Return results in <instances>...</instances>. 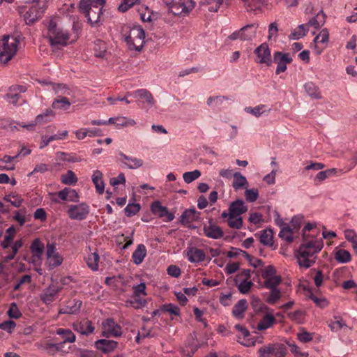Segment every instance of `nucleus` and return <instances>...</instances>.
<instances>
[{
	"label": "nucleus",
	"mask_w": 357,
	"mask_h": 357,
	"mask_svg": "<svg viewBox=\"0 0 357 357\" xmlns=\"http://www.w3.org/2000/svg\"><path fill=\"white\" fill-rule=\"evenodd\" d=\"M321 241L312 239L303 241L298 248L295 251V257L301 268H308L312 266L317 261V254L323 248Z\"/></svg>",
	"instance_id": "nucleus-1"
},
{
	"label": "nucleus",
	"mask_w": 357,
	"mask_h": 357,
	"mask_svg": "<svg viewBox=\"0 0 357 357\" xmlns=\"http://www.w3.org/2000/svg\"><path fill=\"white\" fill-rule=\"evenodd\" d=\"M105 0H80L79 10L93 27L101 25V16Z\"/></svg>",
	"instance_id": "nucleus-2"
},
{
	"label": "nucleus",
	"mask_w": 357,
	"mask_h": 357,
	"mask_svg": "<svg viewBox=\"0 0 357 357\" xmlns=\"http://www.w3.org/2000/svg\"><path fill=\"white\" fill-rule=\"evenodd\" d=\"M19 40L14 37L4 36L0 40V61L3 63H8L15 55Z\"/></svg>",
	"instance_id": "nucleus-3"
},
{
	"label": "nucleus",
	"mask_w": 357,
	"mask_h": 357,
	"mask_svg": "<svg viewBox=\"0 0 357 357\" xmlns=\"http://www.w3.org/2000/svg\"><path fill=\"white\" fill-rule=\"evenodd\" d=\"M50 0H26L27 3H33L26 10L24 18L26 24H31L43 15Z\"/></svg>",
	"instance_id": "nucleus-4"
},
{
	"label": "nucleus",
	"mask_w": 357,
	"mask_h": 357,
	"mask_svg": "<svg viewBox=\"0 0 357 357\" xmlns=\"http://www.w3.org/2000/svg\"><path fill=\"white\" fill-rule=\"evenodd\" d=\"M47 38L52 46H66L70 38L68 31L57 26L56 22L50 20L48 25Z\"/></svg>",
	"instance_id": "nucleus-5"
},
{
	"label": "nucleus",
	"mask_w": 357,
	"mask_h": 357,
	"mask_svg": "<svg viewBox=\"0 0 357 357\" xmlns=\"http://www.w3.org/2000/svg\"><path fill=\"white\" fill-rule=\"evenodd\" d=\"M257 353L259 357H285L287 347L282 343H271L260 347Z\"/></svg>",
	"instance_id": "nucleus-6"
},
{
	"label": "nucleus",
	"mask_w": 357,
	"mask_h": 357,
	"mask_svg": "<svg viewBox=\"0 0 357 357\" xmlns=\"http://www.w3.org/2000/svg\"><path fill=\"white\" fill-rule=\"evenodd\" d=\"M195 6L192 0H172L169 3V10L174 15H185Z\"/></svg>",
	"instance_id": "nucleus-7"
},
{
	"label": "nucleus",
	"mask_w": 357,
	"mask_h": 357,
	"mask_svg": "<svg viewBox=\"0 0 357 357\" xmlns=\"http://www.w3.org/2000/svg\"><path fill=\"white\" fill-rule=\"evenodd\" d=\"M89 206L86 203H81L77 205H70L68 209V217L71 220H83L89 215Z\"/></svg>",
	"instance_id": "nucleus-8"
},
{
	"label": "nucleus",
	"mask_w": 357,
	"mask_h": 357,
	"mask_svg": "<svg viewBox=\"0 0 357 357\" xmlns=\"http://www.w3.org/2000/svg\"><path fill=\"white\" fill-rule=\"evenodd\" d=\"M293 59L290 57L289 53L282 52H275L273 54V61L277 64L275 74L279 75L287 70V65L291 63Z\"/></svg>",
	"instance_id": "nucleus-9"
},
{
	"label": "nucleus",
	"mask_w": 357,
	"mask_h": 357,
	"mask_svg": "<svg viewBox=\"0 0 357 357\" xmlns=\"http://www.w3.org/2000/svg\"><path fill=\"white\" fill-rule=\"evenodd\" d=\"M104 335L120 337L122 335L121 327L113 319L109 318L102 324Z\"/></svg>",
	"instance_id": "nucleus-10"
},
{
	"label": "nucleus",
	"mask_w": 357,
	"mask_h": 357,
	"mask_svg": "<svg viewBox=\"0 0 357 357\" xmlns=\"http://www.w3.org/2000/svg\"><path fill=\"white\" fill-rule=\"evenodd\" d=\"M255 54L258 58V63L270 66L272 63L271 50L266 43L261 44L255 50Z\"/></svg>",
	"instance_id": "nucleus-11"
},
{
	"label": "nucleus",
	"mask_w": 357,
	"mask_h": 357,
	"mask_svg": "<svg viewBox=\"0 0 357 357\" xmlns=\"http://www.w3.org/2000/svg\"><path fill=\"white\" fill-rule=\"evenodd\" d=\"M203 231L206 236L213 239H220L224 235L222 229L216 225L212 219L208 220V224L204 225Z\"/></svg>",
	"instance_id": "nucleus-12"
},
{
	"label": "nucleus",
	"mask_w": 357,
	"mask_h": 357,
	"mask_svg": "<svg viewBox=\"0 0 357 357\" xmlns=\"http://www.w3.org/2000/svg\"><path fill=\"white\" fill-rule=\"evenodd\" d=\"M151 211L153 214L157 215L159 218H167V221L170 222L174 219V214L169 212L166 206H162L159 201H155L151 206Z\"/></svg>",
	"instance_id": "nucleus-13"
},
{
	"label": "nucleus",
	"mask_w": 357,
	"mask_h": 357,
	"mask_svg": "<svg viewBox=\"0 0 357 357\" xmlns=\"http://www.w3.org/2000/svg\"><path fill=\"white\" fill-rule=\"evenodd\" d=\"M188 260L191 263L198 264L206 259L205 252L196 247H189L186 250Z\"/></svg>",
	"instance_id": "nucleus-14"
},
{
	"label": "nucleus",
	"mask_w": 357,
	"mask_h": 357,
	"mask_svg": "<svg viewBox=\"0 0 357 357\" xmlns=\"http://www.w3.org/2000/svg\"><path fill=\"white\" fill-rule=\"evenodd\" d=\"M73 328L74 331L85 335H88L94 331V327L92 325L91 321L87 319L74 322L73 324Z\"/></svg>",
	"instance_id": "nucleus-15"
},
{
	"label": "nucleus",
	"mask_w": 357,
	"mask_h": 357,
	"mask_svg": "<svg viewBox=\"0 0 357 357\" xmlns=\"http://www.w3.org/2000/svg\"><path fill=\"white\" fill-rule=\"evenodd\" d=\"M229 211H230V218H237L248 211V206L245 205L242 199H237L229 205Z\"/></svg>",
	"instance_id": "nucleus-16"
},
{
	"label": "nucleus",
	"mask_w": 357,
	"mask_h": 357,
	"mask_svg": "<svg viewBox=\"0 0 357 357\" xmlns=\"http://www.w3.org/2000/svg\"><path fill=\"white\" fill-rule=\"evenodd\" d=\"M50 116L54 117V112L52 111V109H47L43 114H40L38 116H36L35 119V122L33 123L24 125L19 124V126L22 128H25L28 130H32L36 124L49 121L50 120L47 119V118Z\"/></svg>",
	"instance_id": "nucleus-17"
},
{
	"label": "nucleus",
	"mask_w": 357,
	"mask_h": 357,
	"mask_svg": "<svg viewBox=\"0 0 357 357\" xmlns=\"http://www.w3.org/2000/svg\"><path fill=\"white\" fill-rule=\"evenodd\" d=\"M199 212L195 208L185 209L180 217L179 222L183 225H187L189 223L195 222L199 218Z\"/></svg>",
	"instance_id": "nucleus-18"
},
{
	"label": "nucleus",
	"mask_w": 357,
	"mask_h": 357,
	"mask_svg": "<svg viewBox=\"0 0 357 357\" xmlns=\"http://www.w3.org/2000/svg\"><path fill=\"white\" fill-rule=\"evenodd\" d=\"M82 302L80 300L74 299L70 301L67 304L61 308L59 311V314H73L79 312Z\"/></svg>",
	"instance_id": "nucleus-19"
},
{
	"label": "nucleus",
	"mask_w": 357,
	"mask_h": 357,
	"mask_svg": "<svg viewBox=\"0 0 357 357\" xmlns=\"http://www.w3.org/2000/svg\"><path fill=\"white\" fill-rule=\"evenodd\" d=\"M119 155L123 160L122 163L128 169H135L143 165L144 162L142 159L130 157L122 152L119 153Z\"/></svg>",
	"instance_id": "nucleus-20"
},
{
	"label": "nucleus",
	"mask_w": 357,
	"mask_h": 357,
	"mask_svg": "<svg viewBox=\"0 0 357 357\" xmlns=\"http://www.w3.org/2000/svg\"><path fill=\"white\" fill-rule=\"evenodd\" d=\"M329 38V33L327 29H323L321 30L319 33L314 38L313 40V43L314 44V50L317 54H320L324 48H321L318 46V43H321L325 45L324 47L326 46L327 43L328 42Z\"/></svg>",
	"instance_id": "nucleus-21"
},
{
	"label": "nucleus",
	"mask_w": 357,
	"mask_h": 357,
	"mask_svg": "<svg viewBox=\"0 0 357 357\" xmlns=\"http://www.w3.org/2000/svg\"><path fill=\"white\" fill-rule=\"evenodd\" d=\"M204 4L208 6V10L210 12H218V10L226 9L229 5V0H204Z\"/></svg>",
	"instance_id": "nucleus-22"
},
{
	"label": "nucleus",
	"mask_w": 357,
	"mask_h": 357,
	"mask_svg": "<svg viewBox=\"0 0 357 357\" xmlns=\"http://www.w3.org/2000/svg\"><path fill=\"white\" fill-rule=\"evenodd\" d=\"M96 346L98 349L107 354L113 351L117 347L118 342L114 340L101 339L96 342Z\"/></svg>",
	"instance_id": "nucleus-23"
},
{
	"label": "nucleus",
	"mask_w": 357,
	"mask_h": 357,
	"mask_svg": "<svg viewBox=\"0 0 357 357\" xmlns=\"http://www.w3.org/2000/svg\"><path fill=\"white\" fill-rule=\"evenodd\" d=\"M247 308V301L245 299H241L234 305L232 310V314L237 319H243L245 317V312Z\"/></svg>",
	"instance_id": "nucleus-24"
},
{
	"label": "nucleus",
	"mask_w": 357,
	"mask_h": 357,
	"mask_svg": "<svg viewBox=\"0 0 357 357\" xmlns=\"http://www.w3.org/2000/svg\"><path fill=\"white\" fill-rule=\"evenodd\" d=\"M133 96L136 98L144 100L143 102H146L149 107H152L155 103L152 94L146 89L136 90L133 92Z\"/></svg>",
	"instance_id": "nucleus-25"
},
{
	"label": "nucleus",
	"mask_w": 357,
	"mask_h": 357,
	"mask_svg": "<svg viewBox=\"0 0 357 357\" xmlns=\"http://www.w3.org/2000/svg\"><path fill=\"white\" fill-rule=\"evenodd\" d=\"M59 289L49 287L40 295V298L45 304L50 305L54 301L55 296L59 293Z\"/></svg>",
	"instance_id": "nucleus-26"
},
{
	"label": "nucleus",
	"mask_w": 357,
	"mask_h": 357,
	"mask_svg": "<svg viewBox=\"0 0 357 357\" xmlns=\"http://www.w3.org/2000/svg\"><path fill=\"white\" fill-rule=\"evenodd\" d=\"M146 256V248L144 244H139L132 255V261L136 265H139Z\"/></svg>",
	"instance_id": "nucleus-27"
},
{
	"label": "nucleus",
	"mask_w": 357,
	"mask_h": 357,
	"mask_svg": "<svg viewBox=\"0 0 357 357\" xmlns=\"http://www.w3.org/2000/svg\"><path fill=\"white\" fill-rule=\"evenodd\" d=\"M234 180L232 187L235 190H238L248 187V182L246 178L240 172H235L233 174Z\"/></svg>",
	"instance_id": "nucleus-28"
},
{
	"label": "nucleus",
	"mask_w": 357,
	"mask_h": 357,
	"mask_svg": "<svg viewBox=\"0 0 357 357\" xmlns=\"http://www.w3.org/2000/svg\"><path fill=\"white\" fill-rule=\"evenodd\" d=\"M257 27L254 24H248L241 29V40H252L255 38Z\"/></svg>",
	"instance_id": "nucleus-29"
},
{
	"label": "nucleus",
	"mask_w": 357,
	"mask_h": 357,
	"mask_svg": "<svg viewBox=\"0 0 357 357\" xmlns=\"http://www.w3.org/2000/svg\"><path fill=\"white\" fill-rule=\"evenodd\" d=\"M276 323V319L273 314H266L257 324L259 331H264L271 328Z\"/></svg>",
	"instance_id": "nucleus-30"
},
{
	"label": "nucleus",
	"mask_w": 357,
	"mask_h": 357,
	"mask_svg": "<svg viewBox=\"0 0 357 357\" xmlns=\"http://www.w3.org/2000/svg\"><path fill=\"white\" fill-rule=\"evenodd\" d=\"M92 181L95 185L96 192L102 195L105 190V183L102 180V173L99 170H96L92 176Z\"/></svg>",
	"instance_id": "nucleus-31"
},
{
	"label": "nucleus",
	"mask_w": 357,
	"mask_h": 357,
	"mask_svg": "<svg viewBox=\"0 0 357 357\" xmlns=\"http://www.w3.org/2000/svg\"><path fill=\"white\" fill-rule=\"evenodd\" d=\"M70 102L66 97L59 96L55 98L52 104V107L55 109L67 110L70 106Z\"/></svg>",
	"instance_id": "nucleus-32"
},
{
	"label": "nucleus",
	"mask_w": 357,
	"mask_h": 357,
	"mask_svg": "<svg viewBox=\"0 0 357 357\" xmlns=\"http://www.w3.org/2000/svg\"><path fill=\"white\" fill-rule=\"evenodd\" d=\"M100 257L96 252H91L86 258V263L88 267L93 271L98 270Z\"/></svg>",
	"instance_id": "nucleus-33"
},
{
	"label": "nucleus",
	"mask_w": 357,
	"mask_h": 357,
	"mask_svg": "<svg viewBox=\"0 0 357 357\" xmlns=\"http://www.w3.org/2000/svg\"><path fill=\"white\" fill-rule=\"evenodd\" d=\"M94 54L96 57L104 58L107 53V44L101 40H96L94 42Z\"/></svg>",
	"instance_id": "nucleus-34"
},
{
	"label": "nucleus",
	"mask_w": 357,
	"mask_h": 357,
	"mask_svg": "<svg viewBox=\"0 0 357 357\" xmlns=\"http://www.w3.org/2000/svg\"><path fill=\"white\" fill-rule=\"evenodd\" d=\"M259 240L260 242L267 246H272L273 245V235L272 229H264L260 231Z\"/></svg>",
	"instance_id": "nucleus-35"
},
{
	"label": "nucleus",
	"mask_w": 357,
	"mask_h": 357,
	"mask_svg": "<svg viewBox=\"0 0 357 357\" xmlns=\"http://www.w3.org/2000/svg\"><path fill=\"white\" fill-rule=\"evenodd\" d=\"M325 21L326 15L323 13V11H320L315 17L309 20L308 23L307 24V27L311 26L318 29L324 24Z\"/></svg>",
	"instance_id": "nucleus-36"
},
{
	"label": "nucleus",
	"mask_w": 357,
	"mask_h": 357,
	"mask_svg": "<svg viewBox=\"0 0 357 357\" xmlns=\"http://www.w3.org/2000/svg\"><path fill=\"white\" fill-rule=\"evenodd\" d=\"M145 38L144 30L139 25H134L130 30L128 36L125 37V40L131 41V39Z\"/></svg>",
	"instance_id": "nucleus-37"
},
{
	"label": "nucleus",
	"mask_w": 357,
	"mask_h": 357,
	"mask_svg": "<svg viewBox=\"0 0 357 357\" xmlns=\"http://www.w3.org/2000/svg\"><path fill=\"white\" fill-rule=\"evenodd\" d=\"M306 93L312 98H321V93L319 87L313 82H307L304 85Z\"/></svg>",
	"instance_id": "nucleus-38"
},
{
	"label": "nucleus",
	"mask_w": 357,
	"mask_h": 357,
	"mask_svg": "<svg viewBox=\"0 0 357 357\" xmlns=\"http://www.w3.org/2000/svg\"><path fill=\"white\" fill-rule=\"evenodd\" d=\"M56 334L61 336L63 342L62 343L70 342L73 343L75 341V335L70 329L58 328Z\"/></svg>",
	"instance_id": "nucleus-39"
},
{
	"label": "nucleus",
	"mask_w": 357,
	"mask_h": 357,
	"mask_svg": "<svg viewBox=\"0 0 357 357\" xmlns=\"http://www.w3.org/2000/svg\"><path fill=\"white\" fill-rule=\"evenodd\" d=\"M295 232L290 228L289 225L282 227L279 232V237L286 241L287 243H291L294 241V234Z\"/></svg>",
	"instance_id": "nucleus-40"
},
{
	"label": "nucleus",
	"mask_w": 357,
	"mask_h": 357,
	"mask_svg": "<svg viewBox=\"0 0 357 357\" xmlns=\"http://www.w3.org/2000/svg\"><path fill=\"white\" fill-rule=\"evenodd\" d=\"M145 38L131 39V41L125 40L130 50L140 52L144 47Z\"/></svg>",
	"instance_id": "nucleus-41"
},
{
	"label": "nucleus",
	"mask_w": 357,
	"mask_h": 357,
	"mask_svg": "<svg viewBox=\"0 0 357 357\" xmlns=\"http://www.w3.org/2000/svg\"><path fill=\"white\" fill-rule=\"evenodd\" d=\"M265 108H266V105H259L255 107H246L245 108V111L247 113H250L256 117H259L263 114H268L269 112V111L271 110L270 109L268 110H266Z\"/></svg>",
	"instance_id": "nucleus-42"
},
{
	"label": "nucleus",
	"mask_w": 357,
	"mask_h": 357,
	"mask_svg": "<svg viewBox=\"0 0 357 357\" xmlns=\"http://www.w3.org/2000/svg\"><path fill=\"white\" fill-rule=\"evenodd\" d=\"M282 278L280 275H275L268 278L265 279L264 282V287L268 289H276L278 286L281 283Z\"/></svg>",
	"instance_id": "nucleus-43"
},
{
	"label": "nucleus",
	"mask_w": 357,
	"mask_h": 357,
	"mask_svg": "<svg viewBox=\"0 0 357 357\" xmlns=\"http://www.w3.org/2000/svg\"><path fill=\"white\" fill-rule=\"evenodd\" d=\"M30 250L32 254L38 255H42L44 252V245L39 238H36L31 243Z\"/></svg>",
	"instance_id": "nucleus-44"
},
{
	"label": "nucleus",
	"mask_w": 357,
	"mask_h": 357,
	"mask_svg": "<svg viewBox=\"0 0 357 357\" xmlns=\"http://www.w3.org/2000/svg\"><path fill=\"white\" fill-rule=\"evenodd\" d=\"M287 317L291 321L297 324H303L305 319V312L301 310H298L294 312H289Z\"/></svg>",
	"instance_id": "nucleus-45"
},
{
	"label": "nucleus",
	"mask_w": 357,
	"mask_h": 357,
	"mask_svg": "<svg viewBox=\"0 0 357 357\" xmlns=\"http://www.w3.org/2000/svg\"><path fill=\"white\" fill-rule=\"evenodd\" d=\"M61 181L63 184L73 185L77 183V178L72 170H68L66 174L61 175Z\"/></svg>",
	"instance_id": "nucleus-46"
},
{
	"label": "nucleus",
	"mask_w": 357,
	"mask_h": 357,
	"mask_svg": "<svg viewBox=\"0 0 357 357\" xmlns=\"http://www.w3.org/2000/svg\"><path fill=\"white\" fill-rule=\"evenodd\" d=\"M308 31L307 24H303L299 25L296 29L291 33L293 39L298 40L306 35Z\"/></svg>",
	"instance_id": "nucleus-47"
},
{
	"label": "nucleus",
	"mask_w": 357,
	"mask_h": 357,
	"mask_svg": "<svg viewBox=\"0 0 357 357\" xmlns=\"http://www.w3.org/2000/svg\"><path fill=\"white\" fill-rule=\"evenodd\" d=\"M335 259L340 263L345 264L351 261L350 253L346 250H340L336 252Z\"/></svg>",
	"instance_id": "nucleus-48"
},
{
	"label": "nucleus",
	"mask_w": 357,
	"mask_h": 357,
	"mask_svg": "<svg viewBox=\"0 0 357 357\" xmlns=\"http://www.w3.org/2000/svg\"><path fill=\"white\" fill-rule=\"evenodd\" d=\"M248 9L255 10L261 9L264 4V0H241Z\"/></svg>",
	"instance_id": "nucleus-49"
},
{
	"label": "nucleus",
	"mask_w": 357,
	"mask_h": 357,
	"mask_svg": "<svg viewBox=\"0 0 357 357\" xmlns=\"http://www.w3.org/2000/svg\"><path fill=\"white\" fill-rule=\"evenodd\" d=\"M231 100L228 96H210L207 99V105L208 106L219 107L222 105L224 100Z\"/></svg>",
	"instance_id": "nucleus-50"
},
{
	"label": "nucleus",
	"mask_w": 357,
	"mask_h": 357,
	"mask_svg": "<svg viewBox=\"0 0 357 357\" xmlns=\"http://www.w3.org/2000/svg\"><path fill=\"white\" fill-rule=\"evenodd\" d=\"M297 339L303 343H307L313 340V333L307 332L303 328L300 329V332L297 333Z\"/></svg>",
	"instance_id": "nucleus-51"
},
{
	"label": "nucleus",
	"mask_w": 357,
	"mask_h": 357,
	"mask_svg": "<svg viewBox=\"0 0 357 357\" xmlns=\"http://www.w3.org/2000/svg\"><path fill=\"white\" fill-rule=\"evenodd\" d=\"M201 176V172L195 169L192 172H187L183 174V178L186 183H190Z\"/></svg>",
	"instance_id": "nucleus-52"
},
{
	"label": "nucleus",
	"mask_w": 357,
	"mask_h": 357,
	"mask_svg": "<svg viewBox=\"0 0 357 357\" xmlns=\"http://www.w3.org/2000/svg\"><path fill=\"white\" fill-rule=\"evenodd\" d=\"M141 208L139 204L129 203L124 208L125 214L127 217H132L137 214Z\"/></svg>",
	"instance_id": "nucleus-53"
},
{
	"label": "nucleus",
	"mask_w": 357,
	"mask_h": 357,
	"mask_svg": "<svg viewBox=\"0 0 357 357\" xmlns=\"http://www.w3.org/2000/svg\"><path fill=\"white\" fill-rule=\"evenodd\" d=\"M281 297V291L278 288L271 289L270 294L266 298V302L269 304L275 303Z\"/></svg>",
	"instance_id": "nucleus-54"
},
{
	"label": "nucleus",
	"mask_w": 357,
	"mask_h": 357,
	"mask_svg": "<svg viewBox=\"0 0 357 357\" xmlns=\"http://www.w3.org/2000/svg\"><path fill=\"white\" fill-rule=\"evenodd\" d=\"M116 126L119 128L126 127L128 126H134L135 121L132 119H128L124 116L116 117Z\"/></svg>",
	"instance_id": "nucleus-55"
},
{
	"label": "nucleus",
	"mask_w": 357,
	"mask_h": 357,
	"mask_svg": "<svg viewBox=\"0 0 357 357\" xmlns=\"http://www.w3.org/2000/svg\"><path fill=\"white\" fill-rule=\"evenodd\" d=\"M3 199L10 203L15 207H20L22 203V199L17 195L10 194L6 195Z\"/></svg>",
	"instance_id": "nucleus-56"
},
{
	"label": "nucleus",
	"mask_w": 357,
	"mask_h": 357,
	"mask_svg": "<svg viewBox=\"0 0 357 357\" xmlns=\"http://www.w3.org/2000/svg\"><path fill=\"white\" fill-rule=\"evenodd\" d=\"M245 196L248 202H255L259 197V191L257 188L248 189L245 188Z\"/></svg>",
	"instance_id": "nucleus-57"
},
{
	"label": "nucleus",
	"mask_w": 357,
	"mask_h": 357,
	"mask_svg": "<svg viewBox=\"0 0 357 357\" xmlns=\"http://www.w3.org/2000/svg\"><path fill=\"white\" fill-rule=\"evenodd\" d=\"M139 0H121V3L118 7V10L120 12H126L135 4H136Z\"/></svg>",
	"instance_id": "nucleus-58"
},
{
	"label": "nucleus",
	"mask_w": 357,
	"mask_h": 357,
	"mask_svg": "<svg viewBox=\"0 0 357 357\" xmlns=\"http://www.w3.org/2000/svg\"><path fill=\"white\" fill-rule=\"evenodd\" d=\"M7 313L10 318L13 319H18L22 316V313L15 303H11Z\"/></svg>",
	"instance_id": "nucleus-59"
},
{
	"label": "nucleus",
	"mask_w": 357,
	"mask_h": 357,
	"mask_svg": "<svg viewBox=\"0 0 357 357\" xmlns=\"http://www.w3.org/2000/svg\"><path fill=\"white\" fill-rule=\"evenodd\" d=\"M162 310L169 312L171 314L178 316L180 314V308L172 303L163 305Z\"/></svg>",
	"instance_id": "nucleus-60"
},
{
	"label": "nucleus",
	"mask_w": 357,
	"mask_h": 357,
	"mask_svg": "<svg viewBox=\"0 0 357 357\" xmlns=\"http://www.w3.org/2000/svg\"><path fill=\"white\" fill-rule=\"evenodd\" d=\"M309 298L319 307L325 308L328 305V301L324 297H317L311 294Z\"/></svg>",
	"instance_id": "nucleus-61"
},
{
	"label": "nucleus",
	"mask_w": 357,
	"mask_h": 357,
	"mask_svg": "<svg viewBox=\"0 0 357 357\" xmlns=\"http://www.w3.org/2000/svg\"><path fill=\"white\" fill-rule=\"evenodd\" d=\"M227 224L231 228L241 229L243 226V219L241 217L230 218L227 219Z\"/></svg>",
	"instance_id": "nucleus-62"
},
{
	"label": "nucleus",
	"mask_w": 357,
	"mask_h": 357,
	"mask_svg": "<svg viewBox=\"0 0 357 357\" xmlns=\"http://www.w3.org/2000/svg\"><path fill=\"white\" fill-rule=\"evenodd\" d=\"M253 285V283L250 280H244L238 286V291L243 294L248 293Z\"/></svg>",
	"instance_id": "nucleus-63"
},
{
	"label": "nucleus",
	"mask_w": 357,
	"mask_h": 357,
	"mask_svg": "<svg viewBox=\"0 0 357 357\" xmlns=\"http://www.w3.org/2000/svg\"><path fill=\"white\" fill-rule=\"evenodd\" d=\"M15 326V322L12 320H7L0 324V329L7 331L8 333H11Z\"/></svg>",
	"instance_id": "nucleus-64"
}]
</instances>
